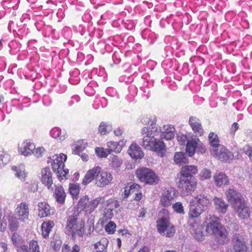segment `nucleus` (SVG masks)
Segmentation results:
<instances>
[{
	"mask_svg": "<svg viewBox=\"0 0 252 252\" xmlns=\"http://www.w3.org/2000/svg\"><path fill=\"white\" fill-rule=\"evenodd\" d=\"M140 121L142 124L149 126L143 127L141 130V133L143 136L141 146L146 150L157 152L162 156L166 152L165 144L160 139L155 138L159 132L158 127L156 125V117H143Z\"/></svg>",
	"mask_w": 252,
	"mask_h": 252,
	"instance_id": "f257e3e1",
	"label": "nucleus"
},
{
	"mask_svg": "<svg viewBox=\"0 0 252 252\" xmlns=\"http://www.w3.org/2000/svg\"><path fill=\"white\" fill-rule=\"evenodd\" d=\"M228 202L232 205L234 211L242 220L250 218L252 210L247 206L243 197L234 189H229L225 192Z\"/></svg>",
	"mask_w": 252,
	"mask_h": 252,
	"instance_id": "f03ea898",
	"label": "nucleus"
},
{
	"mask_svg": "<svg viewBox=\"0 0 252 252\" xmlns=\"http://www.w3.org/2000/svg\"><path fill=\"white\" fill-rule=\"evenodd\" d=\"M113 179L112 174L110 172L103 171L97 166L87 171L82 184L87 185L94 180L96 187L103 188L111 184Z\"/></svg>",
	"mask_w": 252,
	"mask_h": 252,
	"instance_id": "7ed1b4c3",
	"label": "nucleus"
},
{
	"mask_svg": "<svg viewBox=\"0 0 252 252\" xmlns=\"http://www.w3.org/2000/svg\"><path fill=\"white\" fill-rule=\"evenodd\" d=\"M205 223L206 232L210 235H214L220 244H223L228 241V232L221 224L218 217L211 216L205 221Z\"/></svg>",
	"mask_w": 252,
	"mask_h": 252,
	"instance_id": "20e7f679",
	"label": "nucleus"
},
{
	"mask_svg": "<svg viewBox=\"0 0 252 252\" xmlns=\"http://www.w3.org/2000/svg\"><path fill=\"white\" fill-rule=\"evenodd\" d=\"M177 139L181 145L186 143V151L190 157L194 155L196 151L201 154H203L206 151L205 146L197 137L189 139L186 135L179 133L177 135Z\"/></svg>",
	"mask_w": 252,
	"mask_h": 252,
	"instance_id": "39448f33",
	"label": "nucleus"
},
{
	"mask_svg": "<svg viewBox=\"0 0 252 252\" xmlns=\"http://www.w3.org/2000/svg\"><path fill=\"white\" fill-rule=\"evenodd\" d=\"M66 159L67 156L63 153L56 154L48 158V163L51 164L53 170L56 173L60 181L66 179L69 173L68 169L64 168V163Z\"/></svg>",
	"mask_w": 252,
	"mask_h": 252,
	"instance_id": "423d86ee",
	"label": "nucleus"
},
{
	"mask_svg": "<svg viewBox=\"0 0 252 252\" xmlns=\"http://www.w3.org/2000/svg\"><path fill=\"white\" fill-rule=\"evenodd\" d=\"M210 202L209 199L204 194H198L194 196L189 203V217H198L205 211Z\"/></svg>",
	"mask_w": 252,
	"mask_h": 252,
	"instance_id": "0eeeda50",
	"label": "nucleus"
},
{
	"mask_svg": "<svg viewBox=\"0 0 252 252\" xmlns=\"http://www.w3.org/2000/svg\"><path fill=\"white\" fill-rule=\"evenodd\" d=\"M78 212L74 211L68 215L66 228L73 237L82 236L85 233V223L83 221H77Z\"/></svg>",
	"mask_w": 252,
	"mask_h": 252,
	"instance_id": "6e6552de",
	"label": "nucleus"
},
{
	"mask_svg": "<svg viewBox=\"0 0 252 252\" xmlns=\"http://www.w3.org/2000/svg\"><path fill=\"white\" fill-rule=\"evenodd\" d=\"M135 175L141 182L146 185H156L159 181L158 174L149 168H138L135 171Z\"/></svg>",
	"mask_w": 252,
	"mask_h": 252,
	"instance_id": "1a4fd4ad",
	"label": "nucleus"
},
{
	"mask_svg": "<svg viewBox=\"0 0 252 252\" xmlns=\"http://www.w3.org/2000/svg\"><path fill=\"white\" fill-rule=\"evenodd\" d=\"M157 228L159 234L168 237L173 236L176 232L175 226L170 222L168 216H166L157 220Z\"/></svg>",
	"mask_w": 252,
	"mask_h": 252,
	"instance_id": "9d476101",
	"label": "nucleus"
},
{
	"mask_svg": "<svg viewBox=\"0 0 252 252\" xmlns=\"http://www.w3.org/2000/svg\"><path fill=\"white\" fill-rule=\"evenodd\" d=\"M196 184V181L194 178H180L178 187L184 195H188L194 191Z\"/></svg>",
	"mask_w": 252,
	"mask_h": 252,
	"instance_id": "9b49d317",
	"label": "nucleus"
},
{
	"mask_svg": "<svg viewBox=\"0 0 252 252\" xmlns=\"http://www.w3.org/2000/svg\"><path fill=\"white\" fill-rule=\"evenodd\" d=\"M211 155L216 158L222 161L229 162L234 158V155L223 145L215 150L214 153H211Z\"/></svg>",
	"mask_w": 252,
	"mask_h": 252,
	"instance_id": "f8f14e48",
	"label": "nucleus"
},
{
	"mask_svg": "<svg viewBox=\"0 0 252 252\" xmlns=\"http://www.w3.org/2000/svg\"><path fill=\"white\" fill-rule=\"evenodd\" d=\"M15 215L22 221L28 220L29 215L28 204L26 202L20 203L15 209Z\"/></svg>",
	"mask_w": 252,
	"mask_h": 252,
	"instance_id": "ddd939ff",
	"label": "nucleus"
},
{
	"mask_svg": "<svg viewBox=\"0 0 252 252\" xmlns=\"http://www.w3.org/2000/svg\"><path fill=\"white\" fill-rule=\"evenodd\" d=\"M34 149V144L30 141L26 140L19 144L18 153L24 156H30L32 155Z\"/></svg>",
	"mask_w": 252,
	"mask_h": 252,
	"instance_id": "4468645a",
	"label": "nucleus"
},
{
	"mask_svg": "<svg viewBox=\"0 0 252 252\" xmlns=\"http://www.w3.org/2000/svg\"><path fill=\"white\" fill-rule=\"evenodd\" d=\"M160 131V139L167 140H171L174 138L175 133V128L171 125H164L161 129L158 128Z\"/></svg>",
	"mask_w": 252,
	"mask_h": 252,
	"instance_id": "2eb2a0df",
	"label": "nucleus"
},
{
	"mask_svg": "<svg viewBox=\"0 0 252 252\" xmlns=\"http://www.w3.org/2000/svg\"><path fill=\"white\" fill-rule=\"evenodd\" d=\"M233 249L235 252H247V247L242 236L236 235L233 239Z\"/></svg>",
	"mask_w": 252,
	"mask_h": 252,
	"instance_id": "dca6fc26",
	"label": "nucleus"
},
{
	"mask_svg": "<svg viewBox=\"0 0 252 252\" xmlns=\"http://www.w3.org/2000/svg\"><path fill=\"white\" fill-rule=\"evenodd\" d=\"M174 191L172 189H164L160 197V204L162 206L167 207L171 205L174 199Z\"/></svg>",
	"mask_w": 252,
	"mask_h": 252,
	"instance_id": "f3484780",
	"label": "nucleus"
},
{
	"mask_svg": "<svg viewBox=\"0 0 252 252\" xmlns=\"http://www.w3.org/2000/svg\"><path fill=\"white\" fill-rule=\"evenodd\" d=\"M41 180L42 183L46 186L48 189H51L53 184L52 173L49 168L46 167L41 170Z\"/></svg>",
	"mask_w": 252,
	"mask_h": 252,
	"instance_id": "a211bd4d",
	"label": "nucleus"
},
{
	"mask_svg": "<svg viewBox=\"0 0 252 252\" xmlns=\"http://www.w3.org/2000/svg\"><path fill=\"white\" fill-rule=\"evenodd\" d=\"M198 172V167L194 165L183 166L180 171L181 178H192L193 175L196 174Z\"/></svg>",
	"mask_w": 252,
	"mask_h": 252,
	"instance_id": "6ab92c4d",
	"label": "nucleus"
},
{
	"mask_svg": "<svg viewBox=\"0 0 252 252\" xmlns=\"http://www.w3.org/2000/svg\"><path fill=\"white\" fill-rule=\"evenodd\" d=\"M50 136L57 141H63L67 137V132L59 127L52 128L50 131Z\"/></svg>",
	"mask_w": 252,
	"mask_h": 252,
	"instance_id": "aec40b11",
	"label": "nucleus"
},
{
	"mask_svg": "<svg viewBox=\"0 0 252 252\" xmlns=\"http://www.w3.org/2000/svg\"><path fill=\"white\" fill-rule=\"evenodd\" d=\"M189 123L193 131L197 135L201 136L203 134L204 129L201 126L200 121L195 117H190L189 119Z\"/></svg>",
	"mask_w": 252,
	"mask_h": 252,
	"instance_id": "412c9836",
	"label": "nucleus"
},
{
	"mask_svg": "<svg viewBox=\"0 0 252 252\" xmlns=\"http://www.w3.org/2000/svg\"><path fill=\"white\" fill-rule=\"evenodd\" d=\"M37 214L40 218L48 217L51 215V208L47 203L40 202L37 204Z\"/></svg>",
	"mask_w": 252,
	"mask_h": 252,
	"instance_id": "4be33fe9",
	"label": "nucleus"
},
{
	"mask_svg": "<svg viewBox=\"0 0 252 252\" xmlns=\"http://www.w3.org/2000/svg\"><path fill=\"white\" fill-rule=\"evenodd\" d=\"M127 152L132 158L135 159H141L144 156L143 152L136 143L132 144L129 147Z\"/></svg>",
	"mask_w": 252,
	"mask_h": 252,
	"instance_id": "5701e85b",
	"label": "nucleus"
},
{
	"mask_svg": "<svg viewBox=\"0 0 252 252\" xmlns=\"http://www.w3.org/2000/svg\"><path fill=\"white\" fill-rule=\"evenodd\" d=\"M54 197L56 201L60 204H63L66 197V193L64 190L60 185H57L55 186Z\"/></svg>",
	"mask_w": 252,
	"mask_h": 252,
	"instance_id": "b1692460",
	"label": "nucleus"
},
{
	"mask_svg": "<svg viewBox=\"0 0 252 252\" xmlns=\"http://www.w3.org/2000/svg\"><path fill=\"white\" fill-rule=\"evenodd\" d=\"M209 143L211 145L210 149V153L215 152V150L220 148L222 145L220 144V140L218 135L214 132H211L208 136Z\"/></svg>",
	"mask_w": 252,
	"mask_h": 252,
	"instance_id": "393cba45",
	"label": "nucleus"
},
{
	"mask_svg": "<svg viewBox=\"0 0 252 252\" xmlns=\"http://www.w3.org/2000/svg\"><path fill=\"white\" fill-rule=\"evenodd\" d=\"M110 165L112 169L116 172L119 171L123 164L122 159L117 156L111 155L110 157Z\"/></svg>",
	"mask_w": 252,
	"mask_h": 252,
	"instance_id": "a878e982",
	"label": "nucleus"
},
{
	"mask_svg": "<svg viewBox=\"0 0 252 252\" xmlns=\"http://www.w3.org/2000/svg\"><path fill=\"white\" fill-rule=\"evenodd\" d=\"M87 143L84 140H79L74 142L71 145L72 153L74 154L79 155L86 147Z\"/></svg>",
	"mask_w": 252,
	"mask_h": 252,
	"instance_id": "bb28decb",
	"label": "nucleus"
},
{
	"mask_svg": "<svg viewBox=\"0 0 252 252\" xmlns=\"http://www.w3.org/2000/svg\"><path fill=\"white\" fill-rule=\"evenodd\" d=\"M215 183L218 187H221L228 183V179L226 175L222 172L216 174L214 176Z\"/></svg>",
	"mask_w": 252,
	"mask_h": 252,
	"instance_id": "cd10ccee",
	"label": "nucleus"
},
{
	"mask_svg": "<svg viewBox=\"0 0 252 252\" xmlns=\"http://www.w3.org/2000/svg\"><path fill=\"white\" fill-rule=\"evenodd\" d=\"M214 202L215 205V208L219 212L222 213H225L228 208V204L221 198L215 197Z\"/></svg>",
	"mask_w": 252,
	"mask_h": 252,
	"instance_id": "c85d7f7f",
	"label": "nucleus"
},
{
	"mask_svg": "<svg viewBox=\"0 0 252 252\" xmlns=\"http://www.w3.org/2000/svg\"><path fill=\"white\" fill-rule=\"evenodd\" d=\"M54 226V223L52 221H44L41 225L42 236L44 238H47Z\"/></svg>",
	"mask_w": 252,
	"mask_h": 252,
	"instance_id": "c756f323",
	"label": "nucleus"
},
{
	"mask_svg": "<svg viewBox=\"0 0 252 252\" xmlns=\"http://www.w3.org/2000/svg\"><path fill=\"white\" fill-rule=\"evenodd\" d=\"M108 240L106 238H102L94 245V252H106Z\"/></svg>",
	"mask_w": 252,
	"mask_h": 252,
	"instance_id": "7c9ffc66",
	"label": "nucleus"
},
{
	"mask_svg": "<svg viewBox=\"0 0 252 252\" xmlns=\"http://www.w3.org/2000/svg\"><path fill=\"white\" fill-rule=\"evenodd\" d=\"M12 170L14 172L15 176L20 180L24 179L26 175L25 172V167L23 164H20L17 166H14L12 167Z\"/></svg>",
	"mask_w": 252,
	"mask_h": 252,
	"instance_id": "2f4dec72",
	"label": "nucleus"
},
{
	"mask_svg": "<svg viewBox=\"0 0 252 252\" xmlns=\"http://www.w3.org/2000/svg\"><path fill=\"white\" fill-rule=\"evenodd\" d=\"M104 202V198L103 197H97L90 202H89L87 206V212L91 213L94 211L99 204Z\"/></svg>",
	"mask_w": 252,
	"mask_h": 252,
	"instance_id": "473e14b6",
	"label": "nucleus"
},
{
	"mask_svg": "<svg viewBox=\"0 0 252 252\" xmlns=\"http://www.w3.org/2000/svg\"><path fill=\"white\" fill-rule=\"evenodd\" d=\"M174 160L175 163L180 165L188 163L189 159L183 152H177L174 157Z\"/></svg>",
	"mask_w": 252,
	"mask_h": 252,
	"instance_id": "72a5a7b5",
	"label": "nucleus"
},
{
	"mask_svg": "<svg viewBox=\"0 0 252 252\" xmlns=\"http://www.w3.org/2000/svg\"><path fill=\"white\" fill-rule=\"evenodd\" d=\"M102 203L103 207L113 211L119 206V202L113 198H110L105 201H104Z\"/></svg>",
	"mask_w": 252,
	"mask_h": 252,
	"instance_id": "f704fd0d",
	"label": "nucleus"
},
{
	"mask_svg": "<svg viewBox=\"0 0 252 252\" xmlns=\"http://www.w3.org/2000/svg\"><path fill=\"white\" fill-rule=\"evenodd\" d=\"M112 126L105 122H101L99 125L98 131L101 135H106L112 130Z\"/></svg>",
	"mask_w": 252,
	"mask_h": 252,
	"instance_id": "c9c22d12",
	"label": "nucleus"
},
{
	"mask_svg": "<svg viewBox=\"0 0 252 252\" xmlns=\"http://www.w3.org/2000/svg\"><path fill=\"white\" fill-rule=\"evenodd\" d=\"M10 160V156L3 149H0V167H3L7 164Z\"/></svg>",
	"mask_w": 252,
	"mask_h": 252,
	"instance_id": "e433bc0d",
	"label": "nucleus"
},
{
	"mask_svg": "<svg viewBox=\"0 0 252 252\" xmlns=\"http://www.w3.org/2000/svg\"><path fill=\"white\" fill-rule=\"evenodd\" d=\"M8 227L11 231H16L18 227V222L15 218L12 216L8 217Z\"/></svg>",
	"mask_w": 252,
	"mask_h": 252,
	"instance_id": "4c0bfd02",
	"label": "nucleus"
},
{
	"mask_svg": "<svg viewBox=\"0 0 252 252\" xmlns=\"http://www.w3.org/2000/svg\"><path fill=\"white\" fill-rule=\"evenodd\" d=\"M107 147L109 152H110V154L112 152H114L116 153H120L121 152L120 149L118 150V144L116 142L111 141L108 142Z\"/></svg>",
	"mask_w": 252,
	"mask_h": 252,
	"instance_id": "58836bf2",
	"label": "nucleus"
},
{
	"mask_svg": "<svg viewBox=\"0 0 252 252\" xmlns=\"http://www.w3.org/2000/svg\"><path fill=\"white\" fill-rule=\"evenodd\" d=\"M62 241L60 238L57 236H54L51 242V246L54 251H58L61 247Z\"/></svg>",
	"mask_w": 252,
	"mask_h": 252,
	"instance_id": "ea45409f",
	"label": "nucleus"
},
{
	"mask_svg": "<svg viewBox=\"0 0 252 252\" xmlns=\"http://www.w3.org/2000/svg\"><path fill=\"white\" fill-rule=\"evenodd\" d=\"M95 152L97 156L101 158H106L108 155L110 154L108 149L103 148L96 147Z\"/></svg>",
	"mask_w": 252,
	"mask_h": 252,
	"instance_id": "a19ab883",
	"label": "nucleus"
},
{
	"mask_svg": "<svg viewBox=\"0 0 252 252\" xmlns=\"http://www.w3.org/2000/svg\"><path fill=\"white\" fill-rule=\"evenodd\" d=\"M46 152V150L43 147L41 146L35 148V146L34 145V149L32 151V154L36 158H40L43 156Z\"/></svg>",
	"mask_w": 252,
	"mask_h": 252,
	"instance_id": "79ce46f5",
	"label": "nucleus"
},
{
	"mask_svg": "<svg viewBox=\"0 0 252 252\" xmlns=\"http://www.w3.org/2000/svg\"><path fill=\"white\" fill-rule=\"evenodd\" d=\"M80 247L77 245H74L71 249L67 244H64L62 247V252H80Z\"/></svg>",
	"mask_w": 252,
	"mask_h": 252,
	"instance_id": "37998d69",
	"label": "nucleus"
},
{
	"mask_svg": "<svg viewBox=\"0 0 252 252\" xmlns=\"http://www.w3.org/2000/svg\"><path fill=\"white\" fill-rule=\"evenodd\" d=\"M69 190L73 197H74L78 194L80 187L77 184H71L69 185Z\"/></svg>",
	"mask_w": 252,
	"mask_h": 252,
	"instance_id": "c03bdc74",
	"label": "nucleus"
},
{
	"mask_svg": "<svg viewBox=\"0 0 252 252\" xmlns=\"http://www.w3.org/2000/svg\"><path fill=\"white\" fill-rule=\"evenodd\" d=\"M11 241L15 247H18L22 243V239L17 233H13L11 236Z\"/></svg>",
	"mask_w": 252,
	"mask_h": 252,
	"instance_id": "a18cd8bd",
	"label": "nucleus"
},
{
	"mask_svg": "<svg viewBox=\"0 0 252 252\" xmlns=\"http://www.w3.org/2000/svg\"><path fill=\"white\" fill-rule=\"evenodd\" d=\"M114 215L113 211L104 208L102 213L103 217L102 218L103 222L106 221L108 220L112 219Z\"/></svg>",
	"mask_w": 252,
	"mask_h": 252,
	"instance_id": "49530a36",
	"label": "nucleus"
},
{
	"mask_svg": "<svg viewBox=\"0 0 252 252\" xmlns=\"http://www.w3.org/2000/svg\"><path fill=\"white\" fill-rule=\"evenodd\" d=\"M30 252H40L39 246L37 241L32 240L29 243Z\"/></svg>",
	"mask_w": 252,
	"mask_h": 252,
	"instance_id": "de8ad7c7",
	"label": "nucleus"
},
{
	"mask_svg": "<svg viewBox=\"0 0 252 252\" xmlns=\"http://www.w3.org/2000/svg\"><path fill=\"white\" fill-rule=\"evenodd\" d=\"M200 176L202 180L209 179L211 177V171L209 169L204 168L200 172Z\"/></svg>",
	"mask_w": 252,
	"mask_h": 252,
	"instance_id": "09e8293b",
	"label": "nucleus"
},
{
	"mask_svg": "<svg viewBox=\"0 0 252 252\" xmlns=\"http://www.w3.org/2000/svg\"><path fill=\"white\" fill-rule=\"evenodd\" d=\"M174 211L179 214H184V207L180 202H178L174 204L172 206Z\"/></svg>",
	"mask_w": 252,
	"mask_h": 252,
	"instance_id": "8fccbe9b",
	"label": "nucleus"
},
{
	"mask_svg": "<svg viewBox=\"0 0 252 252\" xmlns=\"http://www.w3.org/2000/svg\"><path fill=\"white\" fill-rule=\"evenodd\" d=\"M142 197V194L140 191L135 193V194H134V200L136 201V204L134 205V207L132 206V204H129L128 208L131 209H135L137 208L138 207V203L137 201L141 200Z\"/></svg>",
	"mask_w": 252,
	"mask_h": 252,
	"instance_id": "3c124183",
	"label": "nucleus"
},
{
	"mask_svg": "<svg viewBox=\"0 0 252 252\" xmlns=\"http://www.w3.org/2000/svg\"><path fill=\"white\" fill-rule=\"evenodd\" d=\"M89 203V197L87 196H84L80 198L79 201L78 205L81 208L85 209L87 212V206Z\"/></svg>",
	"mask_w": 252,
	"mask_h": 252,
	"instance_id": "603ef678",
	"label": "nucleus"
},
{
	"mask_svg": "<svg viewBox=\"0 0 252 252\" xmlns=\"http://www.w3.org/2000/svg\"><path fill=\"white\" fill-rule=\"evenodd\" d=\"M141 187L137 184L133 183L129 185L128 189L131 194H135L137 192L140 190Z\"/></svg>",
	"mask_w": 252,
	"mask_h": 252,
	"instance_id": "864d4df0",
	"label": "nucleus"
},
{
	"mask_svg": "<svg viewBox=\"0 0 252 252\" xmlns=\"http://www.w3.org/2000/svg\"><path fill=\"white\" fill-rule=\"evenodd\" d=\"M243 151L246 155L248 156L252 162V146L249 144L246 145L243 148Z\"/></svg>",
	"mask_w": 252,
	"mask_h": 252,
	"instance_id": "5fc2aeb1",
	"label": "nucleus"
},
{
	"mask_svg": "<svg viewBox=\"0 0 252 252\" xmlns=\"http://www.w3.org/2000/svg\"><path fill=\"white\" fill-rule=\"evenodd\" d=\"M116 224L113 221H110L105 226V230L109 233L112 234L115 231Z\"/></svg>",
	"mask_w": 252,
	"mask_h": 252,
	"instance_id": "6e6d98bb",
	"label": "nucleus"
},
{
	"mask_svg": "<svg viewBox=\"0 0 252 252\" xmlns=\"http://www.w3.org/2000/svg\"><path fill=\"white\" fill-rule=\"evenodd\" d=\"M204 236V233L201 230V228L197 227L194 231V237L198 241H201Z\"/></svg>",
	"mask_w": 252,
	"mask_h": 252,
	"instance_id": "4d7b16f0",
	"label": "nucleus"
},
{
	"mask_svg": "<svg viewBox=\"0 0 252 252\" xmlns=\"http://www.w3.org/2000/svg\"><path fill=\"white\" fill-rule=\"evenodd\" d=\"M238 128L239 125L237 123H234L230 129V134L233 136Z\"/></svg>",
	"mask_w": 252,
	"mask_h": 252,
	"instance_id": "13d9d810",
	"label": "nucleus"
},
{
	"mask_svg": "<svg viewBox=\"0 0 252 252\" xmlns=\"http://www.w3.org/2000/svg\"><path fill=\"white\" fill-rule=\"evenodd\" d=\"M0 252H9L7 244L5 242H0Z\"/></svg>",
	"mask_w": 252,
	"mask_h": 252,
	"instance_id": "bf43d9fd",
	"label": "nucleus"
},
{
	"mask_svg": "<svg viewBox=\"0 0 252 252\" xmlns=\"http://www.w3.org/2000/svg\"><path fill=\"white\" fill-rule=\"evenodd\" d=\"M126 142L127 140L125 138L121 140L119 142H117L118 144V150L120 149V151L121 152L123 147L126 146Z\"/></svg>",
	"mask_w": 252,
	"mask_h": 252,
	"instance_id": "052dcab7",
	"label": "nucleus"
},
{
	"mask_svg": "<svg viewBox=\"0 0 252 252\" xmlns=\"http://www.w3.org/2000/svg\"><path fill=\"white\" fill-rule=\"evenodd\" d=\"M124 133V129L123 128L118 127L114 130V133L116 136H120Z\"/></svg>",
	"mask_w": 252,
	"mask_h": 252,
	"instance_id": "680f3d73",
	"label": "nucleus"
},
{
	"mask_svg": "<svg viewBox=\"0 0 252 252\" xmlns=\"http://www.w3.org/2000/svg\"><path fill=\"white\" fill-rule=\"evenodd\" d=\"M17 252H29V247L27 245H22L17 250Z\"/></svg>",
	"mask_w": 252,
	"mask_h": 252,
	"instance_id": "e2e57ef3",
	"label": "nucleus"
},
{
	"mask_svg": "<svg viewBox=\"0 0 252 252\" xmlns=\"http://www.w3.org/2000/svg\"><path fill=\"white\" fill-rule=\"evenodd\" d=\"M128 187H129V185L127 186L125 189V190L124 191V198H126L130 194H131L130 191H129Z\"/></svg>",
	"mask_w": 252,
	"mask_h": 252,
	"instance_id": "0e129e2a",
	"label": "nucleus"
},
{
	"mask_svg": "<svg viewBox=\"0 0 252 252\" xmlns=\"http://www.w3.org/2000/svg\"><path fill=\"white\" fill-rule=\"evenodd\" d=\"M6 223L4 221H2L0 223V230L1 231H4L6 227Z\"/></svg>",
	"mask_w": 252,
	"mask_h": 252,
	"instance_id": "69168bd1",
	"label": "nucleus"
},
{
	"mask_svg": "<svg viewBox=\"0 0 252 252\" xmlns=\"http://www.w3.org/2000/svg\"><path fill=\"white\" fill-rule=\"evenodd\" d=\"M146 213V210L144 208H142L140 211V212H139V216L138 217H142V218H144L145 217V214Z\"/></svg>",
	"mask_w": 252,
	"mask_h": 252,
	"instance_id": "338daca9",
	"label": "nucleus"
},
{
	"mask_svg": "<svg viewBox=\"0 0 252 252\" xmlns=\"http://www.w3.org/2000/svg\"><path fill=\"white\" fill-rule=\"evenodd\" d=\"M138 252H149V249L147 247H144L140 249Z\"/></svg>",
	"mask_w": 252,
	"mask_h": 252,
	"instance_id": "774afa93",
	"label": "nucleus"
}]
</instances>
